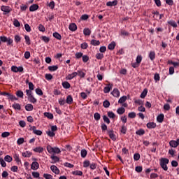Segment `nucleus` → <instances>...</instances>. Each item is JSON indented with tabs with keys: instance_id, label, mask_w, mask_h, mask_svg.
I'll list each match as a JSON object with an SVG mask.
<instances>
[{
	"instance_id": "nucleus-1",
	"label": "nucleus",
	"mask_w": 179,
	"mask_h": 179,
	"mask_svg": "<svg viewBox=\"0 0 179 179\" xmlns=\"http://www.w3.org/2000/svg\"><path fill=\"white\" fill-rule=\"evenodd\" d=\"M170 163V160L167 158H161L159 159V165L164 171H167L169 170V167L167 165Z\"/></svg>"
},
{
	"instance_id": "nucleus-2",
	"label": "nucleus",
	"mask_w": 179,
	"mask_h": 179,
	"mask_svg": "<svg viewBox=\"0 0 179 179\" xmlns=\"http://www.w3.org/2000/svg\"><path fill=\"white\" fill-rule=\"evenodd\" d=\"M58 128L57 127V125L52 126L51 127V130L47 131L46 134L48 136H50V138H54L55 136V131H57Z\"/></svg>"
},
{
	"instance_id": "nucleus-3",
	"label": "nucleus",
	"mask_w": 179,
	"mask_h": 179,
	"mask_svg": "<svg viewBox=\"0 0 179 179\" xmlns=\"http://www.w3.org/2000/svg\"><path fill=\"white\" fill-rule=\"evenodd\" d=\"M7 43V44L8 45H10V44H12V43H13V40L10 38H7L6 36H0V45L1 44V43Z\"/></svg>"
},
{
	"instance_id": "nucleus-4",
	"label": "nucleus",
	"mask_w": 179,
	"mask_h": 179,
	"mask_svg": "<svg viewBox=\"0 0 179 179\" xmlns=\"http://www.w3.org/2000/svg\"><path fill=\"white\" fill-rule=\"evenodd\" d=\"M12 10V8L9 6H1V11L3 12V15H9L10 11Z\"/></svg>"
},
{
	"instance_id": "nucleus-5",
	"label": "nucleus",
	"mask_w": 179,
	"mask_h": 179,
	"mask_svg": "<svg viewBox=\"0 0 179 179\" xmlns=\"http://www.w3.org/2000/svg\"><path fill=\"white\" fill-rule=\"evenodd\" d=\"M169 145L171 146V148H174L179 146V138H177L176 141V140L170 141Z\"/></svg>"
},
{
	"instance_id": "nucleus-6",
	"label": "nucleus",
	"mask_w": 179,
	"mask_h": 179,
	"mask_svg": "<svg viewBox=\"0 0 179 179\" xmlns=\"http://www.w3.org/2000/svg\"><path fill=\"white\" fill-rule=\"evenodd\" d=\"M30 131H33V134H34L35 135H38L39 136H41V135H43V131H41V130H37L36 126L31 127Z\"/></svg>"
},
{
	"instance_id": "nucleus-7",
	"label": "nucleus",
	"mask_w": 179,
	"mask_h": 179,
	"mask_svg": "<svg viewBox=\"0 0 179 179\" xmlns=\"http://www.w3.org/2000/svg\"><path fill=\"white\" fill-rule=\"evenodd\" d=\"M76 76H78V72H73L72 73L69 74L66 77V80H72V79H73V78H76Z\"/></svg>"
},
{
	"instance_id": "nucleus-8",
	"label": "nucleus",
	"mask_w": 179,
	"mask_h": 179,
	"mask_svg": "<svg viewBox=\"0 0 179 179\" xmlns=\"http://www.w3.org/2000/svg\"><path fill=\"white\" fill-rule=\"evenodd\" d=\"M50 170L52 171V173H54L55 174H59V169H58V167H57V166L55 165H52L50 166Z\"/></svg>"
},
{
	"instance_id": "nucleus-9",
	"label": "nucleus",
	"mask_w": 179,
	"mask_h": 179,
	"mask_svg": "<svg viewBox=\"0 0 179 179\" xmlns=\"http://www.w3.org/2000/svg\"><path fill=\"white\" fill-rule=\"evenodd\" d=\"M7 99H8V100H11V101H17V98L15 95L10 94V93H8L7 94Z\"/></svg>"
},
{
	"instance_id": "nucleus-10",
	"label": "nucleus",
	"mask_w": 179,
	"mask_h": 179,
	"mask_svg": "<svg viewBox=\"0 0 179 179\" xmlns=\"http://www.w3.org/2000/svg\"><path fill=\"white\" fill-rule=\"evenodd\" d=\"M69 29L71 31H76V30H78V26H76L75 23H71L69 24Z\"/></svg>"
},
{
	"instance_id": "nucleus-11",
	"label": "nucleus",
	"mask_w": 179,
	"mask_h": 179,
	"mask_svg": "<svg viewBox=\"0 0 179 179\" xmlns=\"http://www.w3.org/2000/svg\"><path fill=\"white\" fill-rule=\"evenodd\" d=\"M40 167V164L37 162H32L31 165V170H37Z\"/></svg>"
},
{
	"instance_id": "nucleus-12",
	"label": "nucleus",
	"mask_w": 179,
	"mask_h": 179,
	"mask_svg": "<svg viewBox=\"0 0 179 179\" xmlns=\"http://www.w3.org/2000/svg\"><path fill=\"white\" fill-rule=\"evenodd\" d=\"M39 6L38 4H32L29 7V12H36L38 9Z\"/></svg>"
},
{
	"instance_id": "nucleus-13",
	"label": "nucleus",
	"mask_w": 179,
	"mask_h": 179,
	"mask_svg": "<svg viewBox=\"0 0 179 179\" xmlns=\"http://www.w3.org/2000/svg\"><path fill=\"white\" fill-rule=\"evenodd\" d=\"M148 57L151 61H155V59L156 58V52H155V51H150L148 54Z\"/></svg>"
},
{
	"instance_id": "nucleus-14",
	"label": "nucleus",
	"mask_w": 179,
	"mask_h": 179,
	"mask_svg": "<svg viewBox=\"0 0 179 179\" xmlns=\"http://www.w3.org/2000/svg\"><path fill=\"white\" fill-rule=\"evenodd\" d=\"M157 121L159 123L163 122L164 121V114L161 113L157 117Z\"/></svg>"
},
{
	"instance_id": "nucleus-15",
	"label": "nucleus",
	"mask_w": 179,
	"mask_h": 179,
	"mask_svg": "<svg viewBox=\"0 0 179 179\" xmlns=\"http://www.w3.org/2000/svg\"><path fill=\"white\" fill-rule=\"evenodd\" d=\"M50 159H52V162L51 163L52 164H55V163H58V162H59V157L52 155L50 156Z\"/></svg>"
},
{
	"instance_id": "nucleus-16",
	"label": "nucleus",
	"mask_w": 179,
	"mask_h": 179,
	"mask_svg": "<svg viewBox=\"0 0 179 179\" xmlns=\"http://www.w3.org/2000/svg\"><path fill=\"white\" fill-rule=\"evenodd\" d=\"M34 152H36V153H43V152H44V148L36 147L34 149Z\"/></svg>"
},
{
	"instance_id": "nucleus-17",
	"label": "nucleus",
	"mask_w": 179,
	"mask_h": 179,
	"mask_svg": "<svg viewBox=\"0 0 179 179\" xmlns=\"http://www.w3.org/2000/svg\"><path fill=\"white\" fill-rule=\"evenodd\" d=\"M44 116L48 118V120H53L54 119V115L51 113L45 112L44 113Z\"/></svg>"
},
{
	"instance_id": "nucleus-18",
	"label": "nucleus",
	"mask_w": 179,
	"mask_h": 179,
	"mask_svg": "<svg viewBox=\"0 0 179 179\" xmlns=\"http://www.w3.org/2000/svg\"><path fill=\"white\" fill-rule=\"evenodd\" d=\"M28 100L30 103H32L33 104H36V103H37V99L33 95L30 96L28 98Z\"/></svg>"
},
{
	"instance_id": "nucleus-19",
	"label": "nucleus",
	"mask_w": 179,
	"mask_h": 179,
	"mask_svg": "<svg viewBox=\"0 0 179 179\" xmlns=\"http://www.w3.org/2000/svg\"><path fill=\"white\" fill-rule=\"evenodd\" d=\"M13 108L14 110H18V111H20L22 110V106H20V104L15 103L14 104L12 105Z\"/></svg>"
},
{
	"instance_id": "nucleus-20",
	"label": "nucleus",
	"mask_w": 179,
	"mask_h": 179,
	"mask_svg": "<svg viewBox=\"0 0 179 179\" xmlns=\"http://www.w3.org/2000/svg\"><path fill=\"white\" fill-rule=\"evenodd\" d=\"M66 103H67V104H72V103H73V98H72V96H67Z\"/></svg>"
},
{
	"instance_id": "nucleus-21",
	"label": "nucleus",
	"mask_w": 179,
	"mask_h": 179,
	"mask_svg": "<svg viewBox=\"0 0 179 179\" xmlns=\"http://www.w3.org/2000/svg\"><path fill=\"white\" fill-rule=\"evenodd\" d=\"M48 69L50 71V72H55V71H57L58 69V66H49Z\"/></svg>"
},
{
	"instance_id": "nucleus-22",
	"label": "nucleus",
	"mask_w": 179,
	"mask_h": 179,
	"mask_svg": "<svg viewBox=\"0 0 179 179\" xmlns=\"http://www.w3.org/2000/svg\"><path fill=\"white\" fill-rule=\"evenodd\" d=\"M64 89H69L71 87V84L68 81H64L62 83Z\"/></svg>"
},
{
	"instance_id": "nucleus-23",
	"label": "nucleus",
	"mask_w": 179,
	"mask_h": 179,
	"mask_svg": "<svg viewBox=\"0 0 179 179\" xmlns=\"http://www.w3.org/2000/svg\"><path fill=\"white\" fill-rule=\"evenodd\" d=\"M77 73H78V76H79L81 79H83V78H85V76H86V73L82 71L81 70H78V71H77Z\"/></svg>"
},
{
	"instance_id": "nucleus-24",
	"label": "nucleus",
	"mask_w": 179,
	"mask_h": 179,
	"mask_svg": "<svg viewBox=\"0 0 179 179\" xmlns=\"http://www.w3.org/2000/svg\"><path fill=\"white\" fill-rule=\"evenodd\" d=\"M156 127V123L155 122H148L147 124V128H148L149 129H153V128H155Z\"/></svg>"
},
{
	"instance_id": "nucleus-25",
	"label": "nucleus",
	"mask_w": 179,
	"mask_h": 179,
	"mask_svg": "<svg viewBox=\"0 0 179 179\" xmlns=\"http://www.w3.org/2000/svg\"><path fill=\"white\" fill-rule=\"evenodd\" d=\"M14 159L16 161V162L17 163V164H22V161L20 160V159L19 158V155L17 154H15L14 156Z\"/></svg>"
},
{
	"instance_id": "nucleus-26",
	"label": "nucleus",
	"mask_w": 179,
	"mask_h": 179,
	"mask_svg": "<svg viewBox=\"0 0 179 179\" xmlns=\"http://www.w3.org/2000/svg\"><path fill=\"white\" fill-rule=\"evenodd\" d=\"M117 113L120 115H122V114H124V113H125V108L124 107H120V108H117Z\"/></svg>"
},
{
	"instance_id": "nucleus-27",
	"label": "nucleus",
	"mask_w": 179,
	"mask_h": 179,
	"mask_svg": "<svg viewBox=\"0 0 179 179\" xmlns=\"http://www.w3.org/2000/svg\"><path fill=\"white\" fill-rule=\"evenodd\" d=\"M113 96L114 97H119L120 96V90H118V89H114L113 91Z\"/></svg>"
},
{
	"instance_id": "nucleus-28",
	"label": "nucleus",
	"mask_w": 179,
	"mask_h": 179,
	"mask_svg": "<svg viewBox=\"0 0 179 179\" xmlns=\"http://www.w3.org/2000/svg\"><path fill=\"white\" fill-rule=\"evenodd\" d=\"M168 64L169 65H173L174 66V68H178V66H179L178 62H173L171 60L168 61Z\"/></svg>"
},
{
	"instance_id": "nucleus-29",
	"label": "nucleus",
	"mask_w": 179,
	"mask_h": 179,
	"mask_svg": "<svg viewBox=\"0 0 179 179\" xmlns=\"http://www.w3.org/2000/svg\"><path fill=\"white\" fill-rule=\"evenodd\" d=\"M125 101H127V96H123L120 98L118 103L120 104H122V103H125Z\"/></svg>"
},
{
	"instance_id": "nucleus-30",
	"label": "nucleus",
	"mask_w": 179,
	"mask_h": 179,
	"mask_svg": "<svg viewBox=\"0 0 179 179\" xmlns=\"http://www.w3.org/2000/svg\"><path fill=\"white\" fill-rule=\"evenodd\" d=\"M53 37H55V38H57V40L62 39V36L58 32L53 33Z\"/></svg>"
},
{
	"instance_id": "nucleus-31",
	"label": "nucleus",
	"mask_w": 179,
	"mask_h": 179,
	"mask_svg": "<svg viewBox=\"0 0 179 179\" xmlns=\"http://www.w3.org/2000/svg\"><path fill=\"white\" fill-rule=\"evenodd\" d=\"M148 96V89H144L143 92L141 94L140 97L141 99H145Z\"/></svg>"
},
{
	"instance_id": "nucleus-32",
	"label": "nucleus",
	"mask_w": 179,
	"mask_h": 179,
	"mask_svg": "<svg viewBox=\"0 0 179 179\" xmlns=\"http://www.w3.org/2000/svg\"><path fill=\"white\" fill-rule=\"evenodd\" d=\"M136 135H139V136H142V135H145V130L143 129H140L136 131Z\"/></svg>"
},
{
	"instance_id": "nucleus-33",
	"label": "nucleus",
	"mask_w": 179,
	"mask_h": 179,
	"mask_svg": "<svg viewBox=\"0 0 179 179\" xmlns=\"http://www.w3.org/2000/svg\"><path fill=\"white\" fill-rule=\"evenodd\" d=\"M80 155H81V157L85 159V157L87 156V151L85 149L81 150Z\"/></svg>"
},
{
	"instance_id": "nucleus-34",
	"label": "nucleus",
	"mask_w": 179,
	"mask_h": 179,
	"mask_svg": "<svg viewBox=\"0 0 179 179\" xmlns=\"http://www.w3.org/2000/svg\"><path fill=\"white\" fill-rule=\"evenodd\" d=\"M26 83H28L29 90H34V84L33 83H29V80H27Z\"/></svg>"
},
{
	"instance_id": "nucleus-35",
	"label": "nucleus",
	"mask_w": 179,
	"mask_h": 179,
	"mask_svg": "<svg viewBox=\"0 0 179 179\" xmlns=\"http://www.w3.org/2000/svg\"><path fill=\"white\" fill-rule=\"evenodd\" d=\"M25 110L27 111H33V106L30 103H28L25 106Z\"/></svg>"
},
{
	"instance_id": "nucleus-36",
	"label": "nucleus",
	"mask_w": 179,
	"mask_h": 179,
	"mask_svg": "<svg viewBox=\"0 0 179 179\" xmlns=\"http://www.w3.org/2000/svg\"><path fill=\"white\" fill-rule=\"evenodd\" d=\"M24 95V94H23V91H22V90H18L16 92V96L20 97V99H23Z\"/></svg>"
},
{
	"instance_id": "nucleus-37",
	"label": "nucleus",
	"mask_w": 179,
	"mask_h": 179,
	"mask_svg": "<svg viewBox=\"0 0 179 179\" xmlns=\"http://www.w3.org/2000/svg\"><path fill=\"white\" fill-rule=\"evenodd\" d=\"M4 160H5V162H7L8 163H10V162H12V160H13V158H12V157H10V155H6L4 157Z\"/></svg>"
},
{
	"instance_id": "nucleus-38",
	"label": "nucleus",
	"mask_w": 179,
	"mask_h": 179,
	"mask_svg": "<svg viewBox=\"0 0 179 179\" xmlns=\"http://www.w3.org/2000/svg\"><path fill=\"white\" fill-rule=\"evenodd\" d=\"M127 127L125 125H122L120 129L121 134H123V135H125L127 134Z\"/></svg>"
},
{
	"instance_id": "nucleus-39",
	"label": "nucleus",
	"mask_w": 179,
	"mask_h": 179,
	"mask_svg": "<svg viewBox=\"0 0 179 179\" xmlns=\"http://www.w3.org/2000/svg\"><path fill=\"white\" fill-rule=\"evenodd\" d=\"M22 155L23 157H30L31 156L32 153L29 151H27L25 152H22Z\"/></svg>"
},
{
	"instance_id": "nucleus-40",
	"label": "nucleus",
	"mask_w": 179,
	"mask_h": 179,
	"mask_svg": "<svg viewBox=\"0 0 179 179\" xmlns=\"http://www.w3.org/2000/svg\"><path fill=\"white\" fill-rule=\"evenodd\" d=\"M48 153H54V148L52 147L51 145H48L47 148H46Z\"/></svg>"
},
{
	"instance_id": "nucleus-41",
	"label": "nucleus",
	"mask_w": 179,
	"mask_h": 179,
	"mask_svg": "<svg viewBox=\"0 0 179 179\" xmlns=\"http://www.w3.org/2000/svg\"><path fill=\"white\" fill-rule=\"evenodd\" d=\"M91 33L92 31L88 28L84 29L83 30V34H85V36H90Z\"/></svg>"
},
{
	"instance_id": "nucleus-42",
	"label": "nucleus",
	"mask_w": 179,
	"mask_h": 179,
	"mask_svg": "<svg viewBox=\"0 0 179 179\" xmlns=\"http://www.w3.org/2000/svg\"><path fill=\"white\" fill-rule=\"evenodd\" d=\"M94 118L96 121H99L100 120V118H101V116L100 115V114L99 113H95L94 114Z\"/></svg>"
},
{
	"instance_id": "nucleus-43",
	"label": "nucleus",
	"mask_w": 179,
	"mask_h": 179,
	"mask_svg": "<svg viewBox=\"0 0 179 179\" xmlns=\"http://www.w3.org/2000/svg\"><path fill=\"white\" fill-rule=\"evenodd\" d=\"M73 176H83V172L81 171H75L72 172Z\"/></svg>"
},
{
	"instance_id": "nucleus-44",
	"label": "nucleus",
	"mask_w": 179,
	"mask_h": 179,
	"mask_svg": "<svg viewBox=\"0 0 179 179\" xmlns=\"http://www.w3.org/2000/svg\"><path fill=\"white\" fill-rule=\"evenodd\" d=\"M141 159V155L139 153H136L134 155V160L138 162Z\"/></svg>"
},
{
	"instance_id": "nucleus-45",
	"label": "nucleus",
	"mask_w": 179,
	"mask_h": 179,
	"mask_svg": "<svg viewBox=\"0 0 179 179\" xmlns=\"http://www.w3.org/2000/svg\"><path fill=\"white\" fill-rule=\"evenodd\" d=\"M24 29L28 33H30L31 31V27H30V25H29V24H24Z\"/></svg>"
},
{
	"instance_id": "nucleus-46",
	"label": "nucleus",
	"mask_w": 179,
	"mask_h": 179,
	"mask_svg": "<svg viewBox=\"0 0 179 179\" xmlns=\"http://www.w3.org/2000/svg\"><path fill=\"white\" fill-rule=\"evenodd\" d=\"M13 25H14L15 27H20V22H19V20H16V19H14Z\"/></svg>"
},
{
	"instance_id": "nucleus-47",
	"label": "nucleus",
	"mask_w": 179,
	"mask_h": 179,
	"mask_svg": "<svg viewBox=\"0 0 179 179\" xmlns=\"http://www.w3.org/2000/svg\"><path fill=\"white\" fill-rule=\"evenodd\" d=\"M38 30L39 31H42V33H44V31H45V27H44V25L40 24L38 25Z\"/></svg>"
},
{
	"instance_id": "nucleus-48",
	"label": "nucleus",
	"mask_w": 179,
	"mask_h": 179,
	"mask_svg": "<svg viewBox=\"0 0 179 179\" xmlns=\"http://www.w3.org/2000/svg\"><path fill=\"white\" fill-rule=\"evenodd\" d=\"M91 44L92 45H100V41L92 40Z\"/></svg>"
},
{
	"instance_id": "nucleus-49",
	"label": "nucleus",
	"mask_w": 179,
	"mask_h": 179,
	"mask_svg": "<svg viewBox=\"0 0 179 179\" xmlns=\"http://www.w3.org/2000/svg\"><path fill=\"white\" fill-rule=\"evenodd\" d=\"M20 40H22V38L19 35H15L14 38V41L15 43H20Z\"/></svg>"
},
{
	"instance_id": "nucleus-50",
	"label": "nucleus",
	"mask_w": 179,
	"mask_h": 179,
	"mask_svg": "<svg viewBox=\"0 0 179 179\" xmlns=\"http://www.w3.org/2000/svg\"><path fill=\"white\" fill-rule=\"evenodd\" d=\"M134 103L138 104L139 106H143V101L142 99H135Z\"/></svg>"
},
{
	"instance_id": "nucleus-51",
	"label": "nucleus",
	"mask_w": 179,
	"mask_h": 179,
	"mask_svg": "<svg viewBox=\"0 0 179 179\" xmlns=\"http://www.w3.org/2000/svg\"><path fill=\"white\" fill-rule=\"evenodd\" d=\"M17 145H23L24 143V138H20L17 141Z\"/></svg>"
},
{
	"instance_id": "nucleus-52",
	"label": "nucleus",
	"mask_w": 179,
	"mask_h": 179,
	"mask_svg": "<svg viewBox=\"0 0 179 179\" xmlns=\"http://www.w3.org/2000/svg\"><path fill=\"white\" fill-rule=\"evenodd\" d=\"M103 107H105V108H108V107H110V101H108V100L104 101L103 103Z\"/></svg>"
},
{
	"instance_id": "nucleus-53",
	"label": "nucleus",
	"mask_w": 179,
	"mask_h": 179,
	"mask_svg": "<svg viewBox=\"0 0 179 179\" xmlns=\"http://www.w3.org/2000/svg\"><path fill=\"white\" fill-rule=\"evenodd\" d=\"M110 90H111V87L110 85L105 87L103 89L104 93H110Z\"/></svg>"
},
{
	"instance_id": "nucleus-54",
	"label": "nucleus",
	"mask_w": 179,
	"mask_h": 179,
	"mask_svg": "<svg viewBox=\"0 0 179 179\" xmlns=\"http://www.w3.org/2000/svg\"><path fill=\"white\" fill-rule=\"evenodd\" d=\"M103 120L104 121V122H106V124H110V119L108 118V117H107V115H103Z\"/></svg>"
},
{
	"instance_id": "nucleus-55",
	"label": "nucleus",
	"mask_w": 179,
	"mask_h": 179,
	"mask_svg": "<svg viewBox=\"0 0 179 179\" xmlns=\"http://www.w3.org/2000/svg\"><path fill=\"white\" fill-rule=\"evenodd\" d=\"M129 118H135L136 117V113L135 112H131L128 114Z\"/></svg>"
},
{
	"instance_id": "nucleus-56",
	"label": "nucleus",
	"mask_w": 179,
	"mask_h": 179,
	"mask_svg": "<svg viewBox=\"0 0 179 179\" xmlns=\"http://www.w3.org/2000/svg\"><path fill=\"white\" fill-rule=\"evenodd\" d=\"M10 133L8 131H5L1 134V138H8V136H10Z\"/></svg>"
},
{
	"instance_id": "nucleus-57",
	"label": "nucleus",
	"mask_w": 179,
	"mask_h": 179,
	"mask_svg": "<svg viewBox=\"0 0 179 179\" xmlns=\"http://www.w3.org/2000/svg\"><path fill=\"white\" fill-rule=\"evenodd\" d=\"M35 92L38 96H43V90L41 89L37 88L35 90Z\"/></svg>"
},
{
	"instance_id": "nucleus-58",
	"label": "nucleus",
	"mask_w": 179,
	"mask_h": 179,
	"mask_svg": "<svg viewBox=\"0 0 179 179\" xmlns=\"http://www.w3.org/2000/svg\"><path fill=\"white\" fill-rule=\"evenodd\" d=\"M154 79L155 82H159V80H160V75L159 73H155L154 76Z\"/></svg>"
},
{
	"instance_id": "nucleus-59",
	"label": "nucleus",
	"mask_w": 179,
	"mask_h": 179,
	"mask_svg": "<svg viewBox=\"0 0 179 179\" xmlns=\"http://www.w3.org/2000/svg\"><path fill=\"white\" fill-rule=\"evenodd\" d=\"M136 62H137V64H141V62H142V56L141 55H138L136 59Z\"/></svg>"
},
{
	"instance_id": "nucleus-60",
	"label": "nucleus",
	"mask_w": 179,
	"mask_h": 179,
	"mask_svg": "<svg viewBox=\"0 0 179 179\" xmlns=\"http://www.w3.org/2000/svg\"><path fill=\"white\" fill-rule=\"evenodd\" d=\"M142 170H143V168H142V166H136L135 169V171L137 173H142Z\"/></svg>"
},
{
	"instance_id": "nucleus-61",
	"label": "nucleus",
	"mask_w": 179,
	"mask_h": 179,
	"mask_svg": "<svg viewBox=\"0 0 179 179\" xmlns=\"http://www.w3.org/2000/svg\"><path fill=\"white\" fill-rule=\"evenodd\" d=\"M24 57L25 59H29V58H30V52L26 51L24 52Z\"/></svg>"
},
{
	"instance_id": "nucleus-62",
	"label": "nucleus",
	"mask_w": 179,
	"mask_h": 179,
	"mask_svg": "<svg viewBox=\"0 0 179 179\" xmlns=\"http://www.w3.org/2000/svg\"><path fill=\"white\" fill-rule=\"evenodd\" d=\"M65 103H66V102L65 101L64 99H62V98H60V99H59V104L60 106H65Z\"/></svg>"
},
{
	"instance_id": "nucleus-63",
	"label": "nucleus",
	"mask_w": 179,
	"mask_h": 179,
	"mask_svg": "<svg viewBox=\"0 0 179 179\" xmlns=\"http://www.w3.org/2000/svg\"><path fill=\"white\" fill-rule=\"evenodd\" d=\"M45 78L47 80H51V79H52V75L45 74Z\"/></svg>"
},
{
	"instance_id": "nucleus-64",
	"label": "nucleus",
	"mask_w": 179,
	"mask_h": 179,
	"mask_svg": "<svg viewBox=\"0 0 179 179\" xmlns=\"http://www.w3.org/2000/svg\"><path fill=\"white\" fill-rule=\"evenodd\" d=\"M43 177H44L45 179H51V178H52V175L47 174V173H44V174H43Z\"/></svg>"
}]
</instances>
